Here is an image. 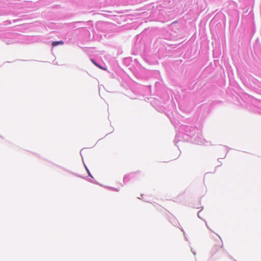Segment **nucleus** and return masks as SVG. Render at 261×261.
I'll list each match as a JSON object with an SVG mask.
<instances>
[{"label":"nucleus","mask_w":261,"mask_h":261,"mask_svg":"<svg viewBox=\"0 0 261 261\" xmlns=\"http://www.w3.org/2000/svg\"><path fill=\"white\" fill-rule=\"evenodd\" d=\"M63 44H64V42L63 41H53L51 43V45L53 47H54L58 45H63Z\"/></svg>","instance_id":"obj_1"},{"label":"nucleus","mask_w":261,"mask_h":261,"mask_svg":"<svg viewBox=\"0 0 261 261\" xmlns=\"http://www.w3.org/2000/svg\"><path fill=\"white\" fill-rule=\"evenodd\" d=\"M91 60L94 65H95L96 66H98V64H97L94 60L91 59Z\"/></svg>","instance_id":"obj_2"},{"label":"nucleus","mask_w":261,"mask_h":261,"mask_svg":"<svg viewBox=\"0 0 261 261\" xmlns=\"http://www.w3.org/2000/svg\"><path fill=\"white\" fill-rule=\"evenodd\" d=\"M86 170H87V172H88V174H89V176H90L91 177H92V176H91V174L90 173V172H89V171L88 169L87 168H86Z\"/></svg>","instance_id":"obj_3"},{"label":"nucleus","mask_w":261,"mask_h":261,"mask_svg":"<svg viewBox=\"0 0 261 261\" xmlns=\"http://www.w3.org/2000/svg\"><path fill=\"white\" fill-rule=\"evenodd\" d=\"M97 67H98L100 69H105L104 68L102 67L101 66H100V65H98Z\"/></svg>","instance_id":"obj_4"}]
</instances>
